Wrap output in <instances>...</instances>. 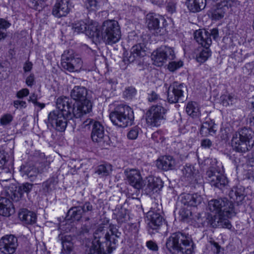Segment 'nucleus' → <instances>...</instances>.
Listing matches in <instances>:
<instances>
[{
  "label": "nucleus",
  "instance_id": "a19ab883",
  "mask_svg": "<svg viewBox=\"0 0 254 254\" xmlns=\"http://www.w3.org/2000/svg\"><path fill=\"white\" fill-rule=\"evenodd\" d=\"M211 55V51L209 47H205L199 54L196 58V60L199 63H204Z\"/></svg>",
  "mask_w": 254,
  "mask_h": 254
},
{
  "label": "nucleus",
  "instance_id": "ddd939ff",
  "mask_svg": "<svg viewBox=\"0 0 254 254\" xmlns=\"http://www.w3.org/2000/svg\"><path fill=\"white\" fill-rule=\"evenodd\" d=\"M208 181L211 186L222 189L228 183L227 180L221 173L215 168H211L206 172Z\"/></svg>",
  "mask_w": 254,
  "mask_h": 254
},
{
  "label": "nucleus",
  "instance_id": "09e8293b",
  "mask_svg": "<svg viewBox=\"0 0 254 254\" xmlns=\"http://www.w3.org/2000/svg\"><path fill=\"white\" fill-rule=\"evenodd\" d=\"M192 198L190 202V206H196L202 201V197L197 194H191Z\"/></svg>",
  "mask_w": 254,
  "mask_h": 254
},
{
  "label": "nucleus",
  "instance_id": "49530a36",
  "mask_svg": "<svg viewBox=\"0 0 254 254\" xmlns=\"http://www.w3.org/2000/svg\"><path fill=\"white\" fill-rule=\"evenodd\" d=\"M82 208L83 215L89 214L93 210V206L90 202H85L83 205L80 206Z\"/></svg>",
  "mask_w": 254,
  "mask_h": 254
},
{
  "label": "nucleus",
  "instance_id": "a211bd4d",
  "mask_svg": "<svg viewBox=\"0 0 254 254\" xmlns=\"http://www.w3.org/2000/svg\"><path fill=\"white\" fill-rule=\"evenodd\" d=\"M127 180L130 185L137 190L141 189L144 181L142 180L138 171L132 169L125 172Z\"/></svg>",
  "mask_w": 254,
  "mask_h": 254
},
{
  "label": "nucleus",
  "instance_id": "c85d7f7f",
  "mask_svg": "<svg viewBox=\"0 0 254 254\" xmlns=\"http://www.w3.org/2000/svg\"><path fill=\"white\" fill-rule=\"evenodd\" d=\"M85 33L90 38L99 39L100 31L97 23L93 20H88Z\"/></svg>",
  "mask_w": 254,
  "mask_h": 254
},
{
  "label": "nucleus",
  "instance_id": "7c9ffc66",
  "mask_svg": "<svg viewBox=\"0 0 254 254\" xmlns=\"http://www.w3.org/2000/svg\"><path fill=\"white\" fill-rule=\"evenodd\" d=\"M88 254H106L104 243L100 239H94Z\"/></svg>",
  "mask_w": 254,
  "mask_h": 254
},
{
  "label": "nucleus",
  "instance_id": "423d86ee",
  "mask_svg": "<svg viewBox=\"0 0 254 254\" xmlns=\"http://www.w3.org/2000/svg\"><path fill=\"white\" fill-rule=\"evenodd\" d=\"M110 118L115 125L125 127L132 124L134 119L133 112L128 106L121 104L110 113Z\"/></svg>",
  "mask_w": 254,
  "mask_h": 254
},
{
  "label": "nucleus",
  "instance_id": "a878e982",
  "mask_svg": "<svg viewBox=\"0 0 254 254\" xmlns=\"http://www.w3.org/2000/svg\"><path fill=\"white\" fill-rule=\"evenodd\" d=\"M146 55V52L141 44L133 46L130 50V54L128 60L132 63L140 58L144 57Z\"/></svg>",
  "mask_w": 254,
  "mask_h": 254
},
{
  "label": "nucleus",
  "instance_id": "c9c22d12",
  "mask_svg": "<svg viewBox=\"0 0 254 254\" xmlns=\"http://www.w3.org/2000/svg\"><path fill=\"white\" fill-rule=\"evenodd\" d=\"M227 11V7L226 6L223 7L218 3L213 10L212 17L216 20H220L224 17Z\"/></svg>",
  "mask_w": 254,
  "mask_h": 254
},
{
  "label": "nucleus",
  "instance_id": "6ab92c4d",
  "mask_svg": "<svg viewBox=\"0 0 254 254\" xmlns=\"http://www.w3.org/2000/svg\"><path fill=\"white\" fill-rule=\"evenodd\" d=\"M69 11L67 0H57L53 9V14L57 17L65 16Z\"/></svg>",
  "mask_w": 254,
  "mask_h": 254
},
{
  "label": "nucleus",
  "instance_id": "8fccbe9b",
  "mask_svg": "<svg viewBox=\"0 0 254 254\" xmlns=\"http://www.w3.org/2000/svg\"><path fill=\"white\" fill-rule=\"evenodd\" d=\"M13 120L12 115L6 114L3 115L0 119V123L2 126L8 125Z\"/></svg>",
  "mask_w": 254,
  "mask_h": 254
},
{
  "label": "nucleus",
  "instance_id": "f3484780",
  "mask_svg": "<svg viewBox=\"0 0 254 254\" xmlns=\"http://www.w3.org/2000/svg\"><path fill=\"white\" fill-rule=\"evenodd\" d=\"M92 108V104L90 100L86 99L80 101L76 106L74 107L72 119H77L81 117L83 115L90 113Z\"/></svg>",
  "mask_w": 254,
  "mask_h": 254
},
{
  "label": "nucleus",
  "instance_id": "c756f323",
  "mask_svg": "<svg viewBox=\"0 0 254 254\" xmlns=\"http://www.w3.org/2000/svg\"><path fill=\"white\" fill-rule=\"evenodd\" d=\"M186 111L192 118H197L200 115V107L197 103L193 101L189 102L186 105Z\"/></svg>",
  "mask_w": 254,
  "mask_h": 254
},
{
  "label": "nucleus",
  "instance_id": "f704fd0d",
  "mask_svg": "<svg viewBox=\"0 0 254 254\" xmlns=\"http://www.w3.org/2000/svg\"><path fill=\"white\" fill-rule=\"evenodd\" d=\"M215 128L214 122L209 119L202 125L200 132L202 133L203 132L208 133L209 134L212 135L216 132V129Z\"/></svg>",
  "mask_w": 254,
  "mask_h": 254
},
{
  "label": "nucleus",
  "instance_id": "2f4dec72",
  "mask_svg": "<svg viewBox=\"0 0 254 254\" xmlns=\"http://www.w3.org/2000/svg\"><path fill=\"white\" fill-rule=\"evenodd\" d=\"M64 254H69L72 251L73 243L72 238L69 235L62 236L61 237Z\"/></svg>",
  "mask_w": 254,
  "mask_h": 254
},
{
  "label": "nucleus",
  "instance_id": "7ed1b4c3",
  "mask_svg": "<svg viewBox=\"0 0 254 254\" xmlns=\"http://www.w3.org/2000/svg\"><path fill=\"white\" fill-rule=\"evenodd\" d=\"M193 246L190 236L180 232L172 234L166 242V249L171 254H192Z\"/></svg>",
  "mask_w": 254,
  "mask_h": 254
},
{
  "label": "nucleus",
  "instance_id": "aec40b11",
  "mask_svg": "<svg viewBox=\"0 0 254 254\" xmlns=\"http://www.w3.org/2000/svg\"><path fill=\"white\" fill-rule=\"evenodd\" d=\"M194 37L196 41L204 47H209L212 44L210 34L205 30L196 31Z\"/></svg>",
  "mask_w": 254,
  "mask_h": 254
},
{
  "label": "nucleus",
  "instance_id": "de8ad7c7",
  "mask_svg": "<svg viewBox=\"0 0 254 254\" xmlns=\"http://www.w3.org/2000/svg\"><path fill=\"white\" fill-rule=\"evenodd\" d=\"M33 185L28 183H26L20 186L18 188L20 191L22 192V195L24 193H28L32 189Z\"/></svg>",
  "mask_w": 254,
  "mask_h": 254
},
{
  "label": "nucleus",
  "instance_id": "5701e85b",
  "mask_svg": "<svg viewBox=\"0 0 254 254\" xmlns=\"http://www.w3.org/2000/svg\"><path fill=\"white\" fill-rule=\"evenodd\" d=\"M175 160L171 156H165L157 160L156 165L159 169L167 171L175 168Z\"/></svg>",
  "mask_w": 254,
  "mask_h": 254
},
{
  "label": "nucleus",
  "instance_id": "864d4df0",
  "mask_svg": "<svg viewBox=\"0 0 254 254\" xmlns=\"http://www.w3.org/2000/svg\"><path fill=\"white\" fill-rule=\"evenodd\" d=\"M146 246L150 250L153 251H157L158 250V247L157 244L152 240L147 241L146 243Z\"/></svg>",
  "mask_w": 254,
  "mask_h": 254
},
{
  "label": "nucleus",
  "instance_id": "20e7f679",
  "mask_svg": "<svg viewBox=\"0 0 254 254\" xmlns=\"http://www.w3.org/2000/svg\"><path fill=\"white\" fill-rule=\"evenodd\" d=\"M254 133L244 128L233 133L231 140L233 150L240 153H245L251 150L254 145Z\"/></svg>",
  "mask_w": 254,
  "mask_h": 254
},
{
  "label": "nucleus",
  "instance_id": "4be33fe9",
  "mask_svg": "<svg viewBox=\"0 0 254 254\" xmlns=\"http://www.w3.org/2000/svg\"><path fill=\"white\" fill-rule=\"evenodd\" d=\"M14 211L13 205L9 198L0 196V215L8 217Z\"/></svg>",
  "mask_w": 254,
  "mask_h": 254
},
{
  "label": "nucleus",
  "instance_id": "72a5a7b5",
  "mask_svg": "<svg viewBox=\"0 0 254 254\" xmlns=\"http://www.w3.org/2000/svg\"><path fill=\"white\" fill-rule=\"evenodd\" d=\"M58 183L57 178H50L42 184V189L44 192H49L56 189Z\"/></svg>",
  "mask_w": 254,
  "mask_h": 254
},
{
  "label": "nucleus",
  "instance_id": "412c9836",
  "mask_svg": "<svg viewBox=\"0 0 254 254\" xmlns=\"http://www.w3.org/2000/svg\"><path fill=\"white\" fill-rule=\"evenodd\" d=\"M121 233L118 232L116 228H112L109 231L107 232L105 236V245L107 250L109 252L110 249H115V245L117 242V238L120 236Z\"/></svg>",
  "mask_w": 254,
  "mask_h": 254
},
{
  "label": "nucleus",
  "instance_id": "c03bdc74",
  "mask_svg": "<svg viewBox=\"0 0 254 254\" xmlns=\"http://www.w3.org/2000/svg\"><path fill=\"white\" fill-rule=\"evenodd\" d=\"M183 65L181 61L169 62L168 69L171 71H174Z\"/></svg>",
  "mask_w": 254,
  "mask_h": 254
},
{
  "label": "nucleus",
  "instance_id": "774afa93",
  "mask_svg": "<svg viewBox=\"0 0 254 254\" xmlns=\"http://www.w3.org/2000/svg\"><path fill=\"white\" fill-rule=\"evenodd\" d=\"M212 250L213 251V252L216 254H218L220 252V246L219 245V244L213 242L212 243Z\"/></svg>",
  "mask_w": 254,
  "mask_h": 254
},
{
  "label": "nucleus",
  "instance_id": "bb28decb",
  "mask_svg": "<svg viewBox=\"0 0 254 254\" xmlns=\"http://www.w3.org/2000/svg\"><path fill=\"white\" fill-rule=\"evenodd\" d=\"M164 20L163 17L155 13H149L146 15V23L149 29H159L160 21Z\"/></svg>",
  "mask_w": 254,
  "mask_h": 254
},
{
  "label": "nucleus",
  "instance_id": "603ef678",
  "mask_svg": "<svg viewBox=\"0 0 254 254\" xmlns=\"http://www.w3.org/2000/svg\"><path fill=\"white\" fill-rule=\"evenodd\" d=\"M139 132V128L137 127L131 128L127 133V137L130 139H135L137 138Z\"/></svg>",
  "mask_w": 254,
  "mask_h": 254
},
{
  "label": "nucleus",
  "instance_id": "5fc2aeb1",
  "mask_svg": "<svg viewBox=\"0 0 254 254\" xmlns=\"http://www.w3.org/2000/svg\"><path fill=\"white\" fill-rule=\"evenodd\" d=\"M148 100L149 102H157L158 100H161L159 98V95H157L154 91H152L148 95Z\"/></svg>",
  "mask_w": 254,
  "mask_h": 254
},
{
  "label": "nucleus",
  "instance_id": "13d9d810",
  "mask_svg": "<svg viewBox=\"0 0 254 254\" xmlns=\"http://www.w3.org/2000/svg\"><path fill=\"white\" fill-rule=\"evenodd\" d=\"M29 93V90L27 88H24L17 92L16 96L18 98H22L27 96Z\"/></svg>",
  "mask_w": 254,
  "mask_h": 254
},
{
  "label": "nucleus",
  "instance_id": "2eb2a0df",
  "mask_svg": "<svg viewBox=\"0 0 254 254\" xmlns=\"http://www.w3.org/2000/svg\"><path fill=\"white\" fill-rule=\"evenodd\" d=\"M163 187V182L160 178L148 177L144 181L142 189L147 194H151L160 191Z\"/></svg>",
  "mask_w": 254,
  "mask_h": 254
},
{
  "label": "nucleus",
  "instance_id": "f8f14e48",
  "mask_svg": "<svg viewBox=\"0 0 254 254\" xmlns=\"http://www.w3.org/2000/svg\"><path fill=\"white\" fill-rule=\"evenodd\" d=\"M157 205H158L157 203H154V207H151L146 214V219L148 227L155 230L159 229L162 225L163 219L160 215V209L156 206Z\"/></svg>",
  "mask_w": 254,
  "mask_h": 254
},
{
  "label": "nucleus",
  "instance_id": "0eeeda50",
  "mask_svg": "<svg viewBox=\"0 0 254 254\" xmlns=\"http://www.w3.org/2000/svg\"><path fill=\"white\" fill-rule=\"evenodd\" d=\"M101 38L106 45H112L118 42L121 38V31L118 21L108 20L102 25Z\"/></svg>",
  "mask_w": 254,
  "mask_h": 254
},
{
  "label": "nucleus",
  "instance_id": "9b49d317",
  "mask_svg": "<svg viewBox=\"0 0 254 254\" xmlns=\"http://www.w3.org/2000/svg\"><path fill=\"white\" fill-rule=\"evenodd\" d=\"M61 64L62 67L69 72H79L83 65L80 56L74 54L63 55Z\"/></svg>",
  "mask_w": 254,
  "mask_h": 254
},
{
  "label": "nucleus",
  "instance_id": "f03ea898",
  "mask_svg": "<svg viewBox=\"0 0 254 254\" xmlns=\"http://www.w3.org/2000/svg\"><path fill=\"white\" fill-rule=\"evenodd\" d=\"M57 109L51 112L48 115V123L59 131H64L68 123L73 121L72 115L74 107L70 99L65 96H60L56 100Z\"/></svg>",
  "mask_w": 254,
  "mask_h": 254
},
{
  "label": "nucleus",
  "instance_id": "4c0bfd02",
  "mask_svg": "<svg viewBox=\"0 0 254 254\" xmlns=\"http://www.w3.org/2000/svg\"><path fill=\"white\" fill-rule=\"evenodd\" d=\"M112 171V166L108 164H104L99 165L95 173L101 177L109 175Z\"/></svg>",
  "mask_w": 254,
  "mask_h": 254
},
{
  "label": "nucleus",
  "instance_id": "a18cd8bd",
  "mask_svg": "<svg viewBox=\"0 0 254 254\" xmlns=\"http://www.w3.org/2000/svg\"><path fill=\"white\" fill-rule=\"evenodd\" d=\"M136 93V89L133 87H128L126 88L123 92V95L128 99H131L135 96Z\"/></svg>",
  "mask_w": 254,
  "mask_h": 254
},
{
  "label": "nucleus",
  "instance_id": "dca6fc26",
  "mask_svg": "<svg viewBox=\"0 0 254 254\" xmlns=\"http://www.w3.org/2000/svg\"><path fill=\"white\" fill-rule=\"evenodd\" d=\"M181 171L182 175L181 178L182 181L189 183L195 182L199 177V171L193 165L186 164Z\"/></svg>",
  "mask_w": 254,
  "mask_h": 254
},
{
  "label": "nucleus",
  "instance_id": "ea45409f",
  "mask_svg": "<svg viewBox=\"0 0 254 254\" xmlns=\"http://www.w3.org/2000/svg\"><path fill=\"white\" fill-rule=\"evenodd\" d=\"M220 98L222 105L226 107L233 105L236 100L234 95L230 94H224Z\"/></svg>",
  "mask_w": 254,
  "mask_h": 254
},
{
  "label": "nucleus",
  "instance_id": "338daca9",
  "mask_svg": "<svg viewBox=\"0 0 254 254\" xmlns=\"http://www.w3.org/2000/svg\"><path fill=\"white\" fill-rule=\"evenodd\" d=\"M162 135L158 131L154 132L152 134L151 138L155 142H158L161 139Z\"/></svg>",
  "mask_w": 254,
  "mask_h": 254
},
{
  "label": "nucleus",
  "instance_id": "cd10ccee",
  "mask_svg": "<svg viewBox=\"0 0 254 254\" xmlns=\"http://www.w3.org/2000/svg\"><path fill=\"white\" fill-rule=\"evenodd\" d=\"M18 216L20 219L27 224H33L37 220L36 214L26 209H22L19 212Z\"/></svg>",
  "mask_w": 254,
  "mask_h": 254
},
{
  "label": "nucleus",
  "instance_id": "393cba45",
  "mask_svg": "<svg viewBox=\"0 0 254 254\" xmlns=\"http://www.w3.org/2000/svg\"><path fill=\"white\" fill-rule=\"evenodd\" d=\"M87 90L83 86H75L70 92L71 97L79 102L87 99Z\"/></svg>",
  "mask_w": 254,
  "mask_h": 254
},
{
  "label": "nucleus",
  "instance_id": "f257e3e1",
  "mask_svg": "<svg viewBox=\"0 0 254 254\" xmlns=\"http://www.w3.org/2000/svg\"><path fill=\"white\" fill-rule=\"evenodd\" d=\"M229 195L231 201H229L226 198H219L208 201V209L217 214L214 216V220L211 222L213 227L231 228L232 225L228 219L235 216L236 214L233 201L239 204L244 200L245 196L242 191L237 188L230 190Z\"/></svg>",
  "mask_w": 254,
  "mask_h": 254
},
{
  "label": "nucleus",
  "instance_id": "58836bf2",
  "mask_svg": "<svg viewBox=\"0 0 254 254\" xmlns=\"http://www.w3.org/2000/svg\"><path fill=\"white\" fill-rule=\"evenodd\" d=\"M87 21L86 22L82 20L76 21L72 24V29L77 33H85L87 28Z\"/></svg>",
  "mask_w": 254,
  "mask_h": 254
},
{
  "label": "nucleus",
  "instance_id": "bf43d9fd",
  "mask_svg": "<svg viewBox=\"0 0 254 254\" xmlns=\"http://www.w3.org/2000/svg\"><path fill=\"white\" fill-rule=\"evenodd\" d=\"M35 83V77L33 73L30 74L26 79V84L31 87Z\"/></svg>",
  "mask_w": 254,
  "mask_h": 254
},
{
  "label": "nucleus",
  "instance_id": "39448f33",
  "mask_svg": "<svg viewBox=\"0 0 254 254\" xmlns=\"http://www.w3.org/2000/svg\"><path fill=\"white\" fill-rule=\"evenodd\" d=\"M92 125L91 137L92 141L96 143L102 148L108 149L111 144L110 138L105 133V128L103 125L98 121H94L88 119L83 123L84 127Z\"/></svg>",
  "mask_w": 254,
  "mask_h": 254
},
{
  "label": "nucleus",
  "instance_id": "3c124183",
  "mask_svg": "<svg viewBox=\"0 0 254 254\" xmlns=\"http://www.w3.org/2000/svg\"><path fill=\"white\" fill-rule=\"evenodd\" d=\"M192 198L191 194L186 193L182 196L181 203L184 206H190V202Z\"/></svg>",
  "mask_w": 254,
  "mask_h": 254
},
{
  "label": "nucleus",
  "instance_id": "4d7b16f0",
  "mask_svg": "<svg viewBox=\"0 0 254 254\" xmlns=\"http://www.w3.org/2000/svg\"><path fill=\"white\" fill-rule=\"evenodd\" d=\"M254 67L253 63H247L243 67L244 72L247 74H250L252 72V69Z\"/></svg>",
  "mask_w": 254,
  "mask_h": 254
},
{
  "label": "nucleus",
  "instance_id": "4468645a",
  "mask_svg": "<svg viewBox=\"0 0 254 254\" xmlns=\"http://www.w3.org/2000/svg\"><path fill=\"white\" fill-rule=\"evenodd\" d=\"M17 246V238L13 235H6L0 240V250L4 254H13Z\"/></svg>",
  "mask_w": 254,
  "mask_h": 254
},
{
  "label": "nucleus",
  "instance_id": "6e6552de",
  "mask_svg": "<svg viewBox=\"0 0 254 254\" xmlns=\"http://www.w3.org/2000/svg\"><path fill=\"white\" fill-rule=\"evenodd\" d=\"M151 56L154 64L157 66H161L165 63L173 61L176 58L174 49L166 46L157 49L152 53Z\"/></svg>",
  "mask_w": 254,
  "mask_h": 254
},
{
  "label": "nucleus",
  "instance_id": "79ce46f5",
  "mask_svg": "<svg viewBox=\"0 0 254 254\" xmlns=\"http://www.w3.org/2000/svg\"><path fill=\"white\" fill-rule=\"evenodd\" d=\"M128 219V215L127 213L126 209H121L117 214V220L119 223H123L127 221Z\"/></svg>",
  "mask_w": 254,
  "mask_h": 254
},
{
  "label": "nucleus",
  "instance_id": "37998d69",
  "mask_svg": "<svg viewBox=\"0 0 254 254\" xmlns=\"http://www.w3.org/2000/svg\"><path fill=\"white\" fill-rule=\"evenodd\" d=\"M85 6L88 11H95L98 8V2L96 0H86Z\"/></svg>",
  "mask_w": 254,
  "mask_h": 254
},
{
  "label": "nucleus",
  "instance_id": "b1692460",
  "mask_svg": "<svg viewBox=\"0 0 254 254\" xmlns=\"http://www.w3.org/2000/svg\"><path fill=\"white\" fill-rule=\"evenodd\" d=\"M185 4L190 12H198L205 8L206 0H186Z\"/></svg>",
  "mask_w": 254,
  "mask_h": 254
},
{
  "label": "nucleus",
  "instance_id": "e433bc0d",
  "mask_svg": "<svg viewBox=\"0 0 254 254\" xmlns=\"http://www.w3.org/2000/svg\"><path fill=\"white\" fill-rule=\"evenodd\" d=\"M7 196L10 198L13 201H17L23 195L18 188L16 187H9L6 190Z\"/></svg>",
  "mask_w": 254,
  "mask_h": 254
},
{
  "label": "nucleus",
  "instance_id": "1a4fd4ad",
  "mask_svg": "<svg viewBox=\"0 0 254 254\" xmlns=\"http://www.w3.org/2000/svg\"><path fill=\"white\" fill-rule=\"evenodd\" d=\"M166 112V109L162 106L161 103L152 106L146 113L147 124L151 127L159 126L165 119Z\"/></svg>",
  "mask_w": 254,
  "mask_h": 254
},
{
  "label": "nucleus",
  "instance_id": "052dcab7",
  "mask_svg": "<svg viewBox=\"0 0 254 254\" xmlns=\"http://www.w3.org/2000/svg\"><path fill=\"white\" fill-rule=\"evenodd\" d=\"M201 145L204 148H210L212 146V143L210 139L206 138L201 140Z\"/></svg>",
  "mask_w": 254,
  "mask_h": 254
},
{
  "label": "nucleus",
  "instance_id": "69168bd1",
  "mask_svg": "<svg viewBox=\"0 0 254 254\" xmlns=\"http://www.w3.org/2000/svg\"><path fill=\"white\" fill-rule=\"evenodd\" d=\"M167 10L170 13H173L176 11V4L173 2H168L167 6Z\"/></svg>",
  "mask_w": 254,
  "mask_h": 254
},
{
  "label": "nucleus",
  "instance_id": "6e6d98bb",
  "mask_svg": "<svg viewBox=\"0 0 254 254\" xmlns=\"http://www.w3.org/2000/svg\"><path fill=\"white\" fill-rule=\"evenodd\" d=\"M44 0H32L30 2V6L35 9H38L39 7H42L41 5Z\"/></svg>",
  "mask_w": 254,
  "mask_h": 254
},
{
  "label": "nucleus",
  "instance_id": "9d476101",
  "mask_svg": "<svg viewBox=\"0 0 254 254\" xmlns=\"http://www.w3.org/2000/svg\"><path fill=\"white\" fill-rule=\"evenodd\" d=\"M187 90V86L184 83L177 81L173 82L168 89V101L171 103L183 102L185 100V93Z\"/></svg>",
  "mask_w": 254,
  "mask_h": 254
},
{
  "label": "nucleus",
  "instance_id": "473e14b6",
  "mask_svg": "<svg viewBox=\"0 0 254 254\" xmlns=\"http://www.w3.org/2000/svg\"><path fill=\"white\" fill-rule=\"evenodd\" d=\"M83 215L82 208L78 206L70 208L68 211L67 217V219L72 221H79Z\"/></svg>",
  "mask_w": 254,
  "mask_h": 254
},
{
  "label": "nucleus",
  "instance_id": "680f3d73",
  "mask_svg": "<svg viewBox=\"0 0 254 254\" xmlns=\"http://www.w3.org/2000/svg\"><path fill=\"white\" fill-rule=\"evenodd\" d=\"M10 23L7 20L0 18V29H6L10 26Z\"/></svg>",
  "mask_w": 254,
  "mask_h": 254
},
{
  "label": "nucleus",
  "instance_id": "e2e57ef3",
  "mask_svg": "<svg viewBox=\"0 0 254 254\" xmlns=\"http://www.w3.org/2000/svg\"><path fill=\"white\" fill-rule=\"evenodd\" d=\"M33 67V64L29 61L26 62L23 65V70L25 72L30 71Z\"/></svg>",
  "mask_w": 254,
  "mask_h": 254
},
{
  "label": "nucleus",
  "instance_id": "0e129e2a",
  "mask_svg": "<svg viewBox=\"0 0 254 254\" xmlns=\"http://www.w3.org/2000/svg\"><path fill=\"white\" fill-rule=\"evenodd\" d=\"M233 0H223L219 3L223 7L226 6L228 10L233 5Z\"/></svg>",
  "mask_w": 254,
  "mask_h": 254
}]
</instances>
